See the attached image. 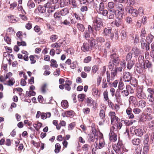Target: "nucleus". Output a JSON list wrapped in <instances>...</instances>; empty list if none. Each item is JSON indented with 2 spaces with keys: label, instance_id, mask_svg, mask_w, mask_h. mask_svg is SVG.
<instances>
[{
  "label": "nucleus",
  "instance_id": "obj_1",
  "mask_svg": "<svg viewBox=\"0 0 154 154\" xmlns=\"http://www.w3.org/2000/svg\"><path fill=\"white\" fill-rule=\"evenodd\" d=\"M114 151L118 154H122L126 151V149L124 147L122 142L119 141L116 144L113 146Z\"/></svg>",
  "mask_w": 154,
  "mask_h": 154
},
{
  "label": "nucleus",
  "instance_id": "obj_2",
  "mask_svg": "<svg viewBox=\"0 0 154 154\" xmlns=\"http://www.w3.org/2000/svg\"><path fill=\"white\" fill-rule=\"evenodd\" d=\"M136 96L138 99L140 100L145 99L146 95L143 92V89L141 87H138L137 89Z\"/></svg>",
  "mask_w": 154,
  "mask_h": 154
},
{
  "label": "nucleus",
  "instance_id": "obj_3",
  "mask_svg": "<svg viewBox=\"0 0 154 154\" xmlns=\"http://www.w3.org/2000/svg\"><path fill=\"white\" fill-rule=\"evenodd\" d=\"M93 24L94 29H95L96 31H99L103 25L102 19L97 17L94 21Z\"/></svg>",
  "mask_w": 154,
  "mask_h": 154
},
{
  "label": "nucleus",
  "instance_id": "obj_4",
  "mask_svg": "<svg viewBox=\"0 0 154 154\" xmlns=\"http://www.w3.org/2000/svg\"><path fill=\"white\" fill-rule=\"evenodd\" d=\"M108 116L111 119V124L114 125L118 123L119 122L120 119L116 116V113L114 112H110L108 114Z\"/></svg>",
  "mask_w": 154,
  "mask_h": 154
},
{
  "label": "nucleus",
  "instance_id": "obj_5",
  "mask_svg": "<svg viewBox=\"0 0 154 154\" xmlns=\"http://www.w3.org/2000/svg\"><path fill=\"white\" fill-rule=\"evenodd\" d=\"M110 60L113 63L115 66H117L120 62L119 55L116 53L111 54L110 55Z\"/></svg>",
  "mask_w": 154,
  "mask_h": 154
},
{
  "label": "nucleus",
  "instance_id": "obj_6",
  "mask_svg": "<svg viewBox=\"0 0 154 154\" xmlns=\"http://www.w3.org/2000/svg\"><path fill=\"white\" fill-rule=\"evenodd\" d=\"M112 29L111 28H105L104 29L103 36H109L111 40L113 39L114 36L113 33L111 32Z\"/></svg>",
  "mask_w": 154,
  "mask_h": 154
},
{
  "label": "nucleus",
  "instance_id": "obj_7",
  "mask_svg": "<svg viewBox=\"0 0 154 154\" xmlns=\"http://www.w3.org/2000/svg\"><path fill=\"white\" fill-rule=\"evenodd\" d=\"M123 80L125 82H129L131 79V73L128 72H125L122 75Z\"/></svg>",
  "mask_w": 154,
  "mask_h": 154
},
{
  "label": "nucleus",
  "instance_id": "obj_8",
  "mask_svg": "<svg viewBox=\"0 0 154 154\" xmlns=\"http://www.w3.org/2000/svg\"><path fill=\"white\" fill-rule=\"evenodd\" d=\"M109 11L112 12L113 13H114L116 17L123 18V16L124 14V11H116L115 9H109Z\"/></svg>",
  "mask_w": 154,
  "mask_h": 154
},
{
  "label": "nucleus",
  "instance_id": "obj_9",
  "mask_svg": "<svg viewBox=\"0 0 154 154\" xmlns=\"http://www.w3.org/2000/svg\"><path fill=\"white\" fill-rule=\"evenodd\" d=\"M81 50L84 52H87L90 51L91 50L89 44L88 43H84L81 47Z\"/></svg>",
  "mask_w": 154,
  "mask_h": 154
},
{
  "label": "nucleus",
  "instance_id": "obj_10",
  "mask_svg": "<svg viewBox=\"0 0 154 154\" xmlns=\"http://www.w3.org/2000/svg\"><path fill=\"white\" fill-rule=\"evenodd\" d=\"M55 10V7L54 6H51L50 7L46 8V11L47 12L45 14V16L46 17H50L51 14Z\"/></svg>",
  "mask_w": 154,
  "mask_h": 154
},
{
  "label": "nucleus",
  "instance_id": "obj_11",
  "mask_svg": "<svg viewBox=\"0 0 154 154\" xmlns=\"http://www.w3.org/2000/svg\"><path fill=\"white\" fill-rule=\"evenodd\" d=\"M128 9V13L131 14L134 17L137 16L138 14V12L136 9H134L133 8L130 7Z\"/></svg>",
  "mask_w": 154,
  "mask_h": 154
},
{
  "label": "nucleus",
  "instance_id": "obj_12",
  "mask_svg": "<svg viewBox=\"0 0 154 154\" xmlns=\"http://www.w3.org/2000/svg\"><path fill=\"white\" fill-rule=\"evenodd\" d=\"M134 55V57H137L140 53V50L136 47H133L131 50V52Z\"/></svg>",
  "mask_w": 154,
  "mask_h": 154
},
{
  "label": "nucleus",
  "instance_id": "obj_13",
  "mask_svg": "<svg viewBox=\"0 0 154 154\" xmlns=\"http://www.w3.org/2000/svg\"><path fill=\"white\" fill-rule=\"evenodd\" d=\"M129 101L130 104L132 103L134 107L137 106V100L136 98L134 96H130L129 99Z\"/></svg>",
  "mask_w": 154,
  "mask_h": 154
},
{
  "label": "nucleus",
  "instance_id": "obj_14",
  "mask_svg": "<svg viewBox=\"0 0 154 154\" xmlns=\"http://www.w3.org/2000/svg\"><path fill=\"white\" fill-rule=\"evenodd\" d=\"M15 83V80L13 78H10L8 81L5 82L4 85H7L9 86H12Z\"/></svg>",
  "mask_w": 154,
  "mask_h": 154
},
{
  "label": "nucleus",
  "instance_id": "obj_15",
  "mask_svg": "<svg viewBox=\"0 0 154 154\" xmlns=\"http://www.w3.org/2000/svg\"><path fill=\"white\" fill-rule=\"evenodd\" d=\"M126 112L130 119H133L134 118V115L132 113V109L131 108H128L126 110Z\"/></svg>",
  "mask_w": 154,
  "mask_h": 154
},
{
  "label": "nucleus",
  "instance_id": "obj_16",
  "mask_svg": "<svg viewBox=\"0 0 154 154\" xmlns=\"http://www.w3.org/2000/svg\"><path fill=\"white\" fill-rule=\"evenodd\" d=\"M143 67L141 64L137 63L136 66V69L137 72L139 73H141L143 72Z\"/></svg>",
  "mask_w": 154,
  "mask_h": 154
},
{
  "label": "nucleus",
  "instance_id": "obj_17",
  "mask_svg": "<svg viewBox=\"0 0 154 154\" xmlns=\"http://www.w3.org/2000/svg\"><path fill=\"white\" fill-rule=\"evenodd\" d=\"M134 132L135 134L138 136L141 137L143 134V131L140 128L135 129Z\"/></svg>",
  "mask_w": 154,
  "mask_h": 154
},
{
  "label": "nucleus",
  "instance_id": "obj_18",
  "mask_svg": "<svg viewBox=\"0 0 154 154\" xmlns=\"http://www.w3.org/2000/svg\"><path fill=\"white\" fill-rule=\"evenodd\" d=\"M115 23L116 26H120L122 23V18L116 17L115 20Z\"/></svg>",
  "mask_w": 154,
  "mask_h": 154
},
{
  "label": "nucleus",
  "instance_id": "obj_19",
  "mask_svg": "<svg viewBox=\"0 0 154 154\" xmlns=\"http://www.w3.org/2000/svg\"><path fill=\"white\" fill-rule=\"evenodd\" d=\"M115 11H124V7L121 4L118 3L116 5Z\"/></svg>",
  "mask_w": 154,
  "mask_h": 154
},
{
  "label": "nucleus",
  "instance_id": "obj_20",
  "mask_svg": "<svg viewBox=\"0 0 154 154\" xmlns=\"http://www.w3.org/2000/svg\"><path fill=\"white\" fill-rule=\"evenodd\" d=\"M137 106L138 107L143 108L145 107L146 104V102L143 100H140L137 102Z\"/></svg>",
  "mask_w": 154,
  "mask_h": 154
},
{
  "label": "nucleus",
  "instance_id": "obj_21",
  "mask_svg": "<svg viewBox=\"0 0 154 154\" xmlns=\"http://www.w3.org/2000/svg\"><path fill=\"white\" fill-rule=\"evenodd\" d=\"M128 62L127 67L128 69H131L134 65L135 61L134 60H131V61H128Z\"/></svg>",
  "mask_w": 154,
  "mask_h": 154
},
{
  "label": "nucleus",
  "instance_id": "obj_22",
  "mask_svg": "<svg viewBox=\"0 0 154 154\" xmlns=\"http://www.w3.org/2000/svg\"><path fill=\"white\" fill-rule=\"evenodd\" d=\"M51 116V113L50 112L46 113L42 112L41 115V118L42 119H46L47 118H50Z\"/></svg>",
  "mask_w": 154,
  "mask_h": 154
},
{
  "label": "nucleus",
  "instance_id": "obj_23",
  "mask_svg": "<svg viewBox=\"0 0 154 154\" xmlns=\"http://www.w3.org/2000/svg\"><path fill=\"white\" fill-rule=\"evenodd\" d=\"M152 66L151 63L148 60H146L143 64V68H151Z\"/></svg>",
  "mask_w": 154,
  "mask_h": 154
},
{
  "label": "nucleus",
  "instance_id": "obj_24",
  "mask_svg": "<svg viewBox=\"0 0 154 154\" xmlns=\"http://www.w3.org/2000/svg\"><path fill=\"white\" fill-rule=\"evenodd\" d=\"M105 144V143L103 139V138H100V140L99 145L97 146V148L99 149H101L102 148L104 147Z\"/></svg>",
  "mask_w": 154,
  "mask_h": 154
},
{
  "label": "nucleus",
  "instance_id": "obj_25",
  "mask_svg": "<svg viewBox=\"0 0 154 154\" xmlns=\"http://www.w3.org/2000/svg\"><path fill=\"white\" fill-rule=\"evenodd\" d=\"M147 127L154 131V121H152L149 122L147 125Z\"/></svg>",
  "mask_w": 154,
  "mask_h": 154
},
{
  "label": "nucleus",
  "instance_id": "obj_26",
  "mask_svg": "<svg viewBox=\"0 0 154 154\" xmlns=\"http://www.w3.org/2000/svg\"><path fill=\"white\" fill-rule=\"evenodd\" d=\"M74 112L72 110L67 111L65 112L66 116L70 118H72L74 116Z\"/></svg>",
  "mask_w": 154,
  "mask_h": 154
},
{
  "label": "nucleus",
  "instance_id": "obj_27",
  "mask_svg": "<svg viewBox=\"0 0 154 154\" xmlns=\"http://www.w3.org/2000/svg\"><path fill=\"white\" fill-rule=\"evenodd\" d=\"M130 83L134 87L137 86V81L135 78L131 77V79L130 80Z\"/></svg>",
  "mask_w": 154,
  "mask_h": 154
},
{
  "label": "nucleus",
  "instance_id": "obj_28",
  "mask_svg": "<svg viewBox=\"0 0 154 154\" xmlns=\"http://www.w3.org/2000/svg\"><path fill=\"white\" fill-rule=\"evenodd\" d=\"M117 75H118L117 72L114 69V70L112 71L110 73L111 78V80H113L114 79L116 76H117Z\"/></svg>",
  "mask_w": 154,
  "mask_h": 154
},
{
  "label": "nucleus",
  "instance_id": "obj_29",
  "mask_svg": "<svg viewBox=\"0 0 154 154\" xmlns=\"http://www.w3.org/2000/svg\"><path fill=\"white\" fill-rule=\"evenodd\" d=\"M140 143V140L139 138H134L132 140V143L134 145H138Z\"/></svg>",
  "mask_w": 154,
  "mask_h": 154
},
{
  "label": "nucleus",
  "instance_id": "obj_30",
  "mask_svg": "<svg viewBox=\"0 0 154 154\" xmlns=\"http://www.w3.org/2000/svg\"><path fill=\"white\" fill-rule=\"evenodd\" d=\"M62 107L64 109H66L68 106V103L66 100H63L61 102Z\"/></svg>",
  "mask_w": 154,
  "mask_h": 154
},
{
  "label": "nucleus",
  "instance_id": "obj_31",
  "mask_svg": "<svg viewBox=\"0 0 154 154\" xmlns=\"http://www.w3.org/2000/svg\"><path fill=\"white\" fill-rule=\"evenodd\" d=\"M59 11L62 16L65 15L69 13L68 10L66 8H64Z\"/></svg>",
  "mask_w": 154,
  "mask_h": 154
},
{
  "label": "nucleus",
  "instance_id": "obj_32",
  "mask_svg": "<svg viewBox=\"0 0 154 154\" xmlns=\"http://www.w3.org/2000/svg\"><path fill=\"white\" fill-rule=\"evenodd\" d=\"M61 15L59 11H56L54 14V17L57 20H61L62 19Z\"/></svg>",
  "mask_w": 154,
  "mask_h": 154
},
{
  "label": "nucleus",
  "instance_id": "obj_33",
  "mask_svg": "<svg viewBox=\"0 0 154 154\" xmlns=\"http://www.w3.org/2000/svg\"><path fill=\"white\" fill-rule=\"evenodd\" d=\"M27 5L29 9H31L34 8L35 6V5L32 1L30 0L28 2Z\"/></svg>",
  "mask_w": 154,
  "mask_h": 154
},
{
  "label": "nucleus",
  "instance_id": "obj_34",
  "mask_svg": "<svg viewBox=\"0 0 154 154\" xmlns=\"http://www.w3.org/2000/svg\"><path fill=\"white\" fill-rule=\"evenodd\" d=\"M132 57V53L131 52L128 53L126 56V60L127 61H131Z\"/></svg>",
  "mask_w": 154,
  "mask_h": 154
},
{
  "label": "nucleus",
  "instance_id": "obj_35",
  "mask_svg": "<svg viewBox=\"0 0 154 154\" xmlns=\"http://www.w3.org/2000/svg\"><path fill=\"white\" fill-rule=\"evenodd\" d=\"M99 116L100 118L102 119H103L105 117V111L103 109H101L100 111Z\"/></svg>",
  "mask_w": 154,
  "mask_h": 154
},
{
  "label": "nucleus",
  "instance_id": "obj_36",
  "mask_svg": "<svg viewBox=\"0 0 154 154\" xmlns=\"http://www.w3.org/2000/svg\"><path fill=\"white\" fill-rule=\"evenodd\" d=\"M149 144H144L143 148V154H147V152L149 150Z\"/></svg>",
  "mask_w": 154,
  "mask_h": 154
},
{
  "label": "nucleus",
  "instance_id": "obj_37",
  "mask_svg": "<svg viewBox=\"0 0 154 154\" xmlns=\"http://www.w3.org/2000/svg\"><path fill=\"white\" fill-rule=\"evenodd\" d=\"M55 149L54 150V152L56 153H58L60 150L61 146L60 144L57 143L55 145Z\"/></svg>",
  "mask_w": 154,
  "mask_h": 154
},
{
  "label": "nucleus",
  "instance_id": "obj_38",
  "mask_svg": "<svg viewBox=\"0 0 154 154\" xmlns=\"http://www.w3.org/2000/svg\"><path fill=\"white\" fill-rule=\"evenodd\" d=\"M38 9L39 12L41 13H43L46 12V8H45L44 6L42 7L39 5L38 6Z\"/></svg>",
  "mask_w": 154,
  "mask_h": 154
},
{
  "label": "nucleus",
  "instance_id": "obj_39",
  "mask_svg": "<svg viewBox=\"0 0 154 154\" xmlns=\"http://www.w3.org/2000/svg\"><path fill=\"white\" fill-rule=\"evenodd\" d=\"M120 36L121 39L122 40H124L127 37L126 32L124 30H122L120 33Z\"/></svg>",
  "mask_w": 154,
  "mask_h": 154
},
{
  "label": "nucleus",
  "instance_id": "obj_40",
  "mask_svg": "<svg viewBox=\"0 0 154 154\" xmlns=\"http://www.w3.org/2000/svg\"><path fill=\"white\" fill-rule=\"evenodd\" d=\"M149 141V136L148 134H145L144 137L143 144H148Z\"/></svg>",
  "mask_w": 154,
  "mask_h": 154
},
{
  "label": "nucleus",
  "instance_id": "obj_41",
  "mask_svg": "<svg viewBox=\"0 0 154 154\" xmlns=\"http://www.w3.org/2000/svg\"><path fill=\"white\" fill-rule=\"evenodd\" d=\"M35 94V92L33 91H26V95L27 97H30L31 96H34Z\"/></svg>",
  "mask_w": 154,
  "mask_h": 154
},
{
  "label": "nucleus",
  "instance_id": "obj_42",
  "mask_svg": "<svg viewBox=\"0 0 154 154\" xmlns=\"http://www.w3.org/2000/svg\"><path fill=\"white\" fill-rule=\"evenodd\" d=\"M97 12L100 14H101L104 16H106L108 14V11L104 9L101 11H97Z\"/></svg>",
  "mask_w": 154,
  "mask_h": 154
},
{
  "label": "nucleus",
  "instance_id": "obj_43",
  "mask_svg": "<svg viewBox=\"0 0 154 154\" xmlns=\"http://www.w3.org/2000/svg\"><path fill=\"white\" fill-rule=\"evenodd\" d=\"M51 63L50 65L51 66L53 67L57 68L58 66V65L57 64L56 60L54 59H52L51 60Z\"/></svg>",
  "mask_w": 154,
  "mask_h": 154
},
{
  "label": "nucleus",
  "instance_id": "obj_44",
  "mask_svg": "<svg viewBox=\"0 0 154 154\" xmlns=\"http://www.w3.org/2000/svg\"><path fill=\"white\" fill-rule=\"evenodd\" d=\"M58 38V35H52L50 37V39L51 41L52 42H55Z\"/></svg>",
  "mask_w": 154,
  "mask_h": 154
},
{
  "label": "nucleus",
  "instance_id": "obj_45",
  "mask_svg": "<svg viewBox=\"0 0 154 154\" xmlns=\"http://www.w3.org/2000/svg\"><path fill=\"white\" fill-rule=\"evenodd\" d=\"M8 21L11 23H14L16 22V20L15 17L14 16H8Z\"/></svg>",
  "mask_w": 154,
  "mask_h": 154
},
{
  "label": "nucleus",
  "instance_id": "obj_46",
  "mask_svg": "<svg viewBox=\"0 0 154 154\" xmlns=\"http://www.w3.org/2000/svg\"><path fill=\"white\" fill-rule=\"evenodd\" d=\"M146 41L144 38H142L141 39L140 42L142 49H144L145 48V45L146 44Z\"/></svg>",
  "mask_w": 154,
  "mask_h": 154
},
{
  "label": "nucleus",
  "instance_id": "obj_47",
  "mask_svg": "<svg viewBox=\"0 0 154 154\" xmlns=\"http://www.w3.org/2000/svg\"><path fill=\"white\" fill-rule=\"evenodd\" d=\"M76 26L78 29L82 32H83L85 29V27L84 25L81 23H77Z\"/></svg>",
  "mask_w": 154,
  "mask_h": 154
},
{
  "label": "nucleus",
  "instance_id": "obj_48",
  "mask_svg": "<svg viewBox=\"0 0 154 154\" xmlns=\"http://www.w3.org/2000/svg\"><path fill=\"white\" fill-rule=\"evenodd\" d=\"M120 92L122 96L123 97H126L128 96L129 95V92L127 90H122Z\"/></svg>",
  "mask_w": 154,
  "mask_h": 154
},
{
  "label": "nucleus",
  "instance_id": "obj_49",
  "mask_svg": "<svg viewBox=\"0 0 154 154\" xmlns=\"http://www.w3.org/2000/svg\"><path fill=\"white\" fill-rule=\"evenodd\" d=\"M61 44H62V43H61L60 44L57 42H56L52 44L51 45V47L54 48H56V49L60 48V47L61 46Z\"/></svg>",
  "mask_w": 154,
  "mask_h": 154
},
{
  "label": "nucleus",
  "instance_id": "obj_50",
  "mask_svg": "<svg viewBox=\"0 0 154 154\" xmlns=\"http://www.w3.org/2000/svg\"><path fill=\"white\" fill-rule=\"evenodd\" d=\"M118 88L120 90H122L125 88V86L123 82L122 81H120L119 82Z\"/></svg>",
  "mask_w": 154,
  "mask_h": 154
},
{
  "label": "nucleus",
  "instance_id": "obj_51",
  "mask_svg": "<svg viewBox=\"0 0 154 154\" xmlns=\"http://www.w3.org/2000/svg\"><path fill=\"white\" fill-rule=\"evenodd\" d=\"M125 89L127 90L128 92L129 91L131 94H133L134 92V89L130 85H127Z\"/></svg>",
  "mask_w": 154,
  "mask_h": 154
},
{
  "label": "nucleus",
  "instance_id": "obj_52",
  "mask_svg": "<svg viewBox=\"0 0 154 154\" xmlns=\"http://www.w3.org/2000/svg\"><path fill=\"white\" fill-rule=\"evenodd\" d=\"M85 97V95L84 94H81L78 95V97L79 101H82L84 100Z\"/></svg>",
  "mask_w": 154,
  "mask_h": 154
},
{
  "label": "nucleus",
  "instance_id": "obj_53",
  "mask_svg": "<svg viewBox=\"0 0 154 154\" xmlns=\"http://www.w3.org/2000/svg\"><path fill=\"white\" fill-rule=\"evenodd\" d=\"M115 4L113 2H109L108 3L107 6L108 8L110 9H113L115 7Z\"/></svg>",
  "mask_w": 154,
  "mask_h": 154
},
{
  "label": "nucleus",
  "instance_id": "obj_54",
  "mask_svg": "<svg viewBox=\"0 0 154 154\" xmlns=\"http://www.w3.org/2000/svg\"><path fill=\"white\" fill-rule=\"evenodd\" d=\"M115 69L117 72L118 74H119L122 71V70L124 69L121 67H118L117 66H115L114 68Z\"/></svg>",
  "mask_w": 154,
  "mask_h": 154
},
{
  "label": "nucleus",
  "instance_id": "obj_55",
  "mask_svg": "<svg viewBox=\"0 0 154 154\" xmlns=\"http://www.w3.org/2000/svg\"><path fill=\"white\" fill-rule=\"evenodd\" d=\"M114 66H115V64L110 60L108 65L109 70L111 71H112L114 67Z\"/></svg>",
  "mask_w": 154,
  "mask_h": 154
},
{
  "label": "nucleus",
  "instance_id": "obj_56",
  "mask_svg": "<svg viewBox=\"0 0 154 154\" xmlns=\"http://www.w3.org/2000/svg\"><path fill=\"white\" fill-rule=\"evenodd\" d=\"M121 93L120 91H116L115 94V97L117 100H120L121 99Z\"/></svg>",
  "mask_w": 154,
  "mask_h": 154
},
{
  "label": "nucleus",
  "instance_id": "obj_57",
  "mask_svg": "<svg viewBox=\"0 0 154 154\" xmlns=\"http://www.w3.org/2000/svg\"><path fill=\"white\" fill-rule=\"evenodd\" d=\"M115 128L114 127L112 126L111 128L110 129V132L109 134V137L111 136H113L116 134H115L114 131V129Z\"/></svg>",
  "mask_w": 154,
  "mask_h": 154
},
{
  "label": "nucleus",
  "instance_id": "obj_58",
  "mask_svg": "<svg viewBox=\"0 0 154 154\" xmlns=\"http://www.w3.org/2000/svg\"><path fill=\"white\" fill-rule=\"evenodd\" d=\"M90 146L87 144L84 145L82 146V149L83 151H87L88 150Z\"/></svg>",
  "mask_w": 154,
  "mask_h": 154
},
{
  "label": "nucleus",
  "instance_id": "obj_59",
  "mask_svg": "<svg viewBox=\"0 0 154 154\" xmlns=\"http://www.w3.org/2000/svg\"><path fill=\"white\" fill-rule=\"evenodd\" d=\"M133 112L134 114H138L141 112V110L139 108H135L133 109Z\"/></svg>",
  "mask_w": 154,
  "mask_h": 154
},
{
  "label": "nucleus",
  "instance_id": "obj_60",
  "mask_svg": "<svg viewBox=\"0 0 154 154\" xmlns=\"http://www.w3.org/2000/svg\"><path fill=\"white\" fill-rule=\"evenodd\" d=\"M88 43L89 44V45L91 46V48L92 47H93L96 45V41L94 39L91 40L90 42H89Z\"/></svg>",
  "mask_w": 154,
  "mask_h": 154
},
{
  "label": "nucleus",
  "instance_id": "obj_61",
  "mask_svg": "<svg viewBox=\"0 0 154 154\" xmlns=\"http://www.w3.org/2000/svg\"><path fill=\"white\" fill-rule=\"evenodd\" d=\"M103 95L104 98L105 99V100L107 101L109 100L108 96V92L107 91H104L103 93Z\"/></svg>",
  "mask_w": 154,
  "mask_h": 154
},
{
  "label": "nucleus",
  "instance_id": "obj_62",
  "mask_svg": "<svg viewBox=\"0 0 154 154\" xmlns=\"http://www.w3.org/2000/svg\"><path fill=\"white\" fill-rule=\"evenodd\" d=\"M106 74L107 81L108 83H109V84H110V81L111 80L110 73L108 71H107L106 72Z\"/></svg>",
  "mask_w": 154,
  "mask_h": 154
},
{
  "label": "nucleus",
  "instance_id": "obj_63",
  "mask_svg": "<svg viewBox=\"0 0 154 154\" xmlns=\"http://www.w3.org/2000/svg\"><path fill=\"white\" fill-rule=\"evenodd\" d=\"M144 59V57L143 55H140L138 58V60L139 62V63L141 64L143 63Z\"/></svg>",
  "mask_w": 154,
  "mask_h": 154
},
{
  "label": "nucleus",
  "instance_id": "obj_64",
  "mask_svg": "<svg viewBox=\"0 0 154 154\" xmlns=\"http://www.w3.org/2000/svg\"><path fill=\"white\" fill-rule=\"evenodd\" d=\"M82 111L85 114L87 115L89 114L90 112V109L88 107L82 109Z\"/></svg>",
  "mask_w": 154,
  "mask_h": 154
}]
</instances>
